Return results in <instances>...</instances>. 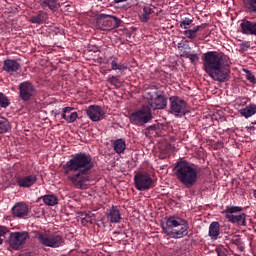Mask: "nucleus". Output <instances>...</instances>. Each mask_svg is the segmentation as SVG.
Segmentation results:
<instances>
[{
  "instance_id": "5701e85b",
  "label": "nucleus",
  "mask_w": 256,
  "mask_h": 256,
  "mask_svg": "<svg viewBox=\"0 0 256 256\" xmlns=\"http://www.w3.org/2000/svg\"><path fill=\"white\" fill-rule=\"evenodd\" d=\"M155 6L153 5H146L143 7V12L142 15L140 16V20L142 21V23H147V21H149L151 15H153V13H155Z\"/></svg>"
},
{
  "instance_id": "1a4fd4ad",
  "label": "nucleus",
  "mask_w": 256,
  "mask_h": 256,
  "mask_svg": "<svg viewBox=\"0 0 256 256\" xmlns=\"http://www.w3.org/2000/svg\"><path fill=\"white\" fill-rule=\"evenodd\" d=\"M134 187L137 191H149L154 187L153 178L147 172H139L134 176Z\"/></svg>"
},
{
  "instance_id": "72a5a7b5",
  "label": "nucleus",
  "mask_w": 256,
  "mask_h": 256,
  "mask_svg": "<svg viewBox=\"0 0 256 256\" xmlns=\"http://www.w3.org/2000/svg\"><path fill=\"white\" fill-rule=\"evenodd\" d=\"M10 102L9 98L3 93H0V107L6 108L9 107Z\"/></svg>"
},
{
  "instance_id": "423d86ee",
  "label": "nucleus",
  "mask_w": 256,
  "mask_h": 256,
  "mask_svg": "<svg viewBox=\"0 0 256 256\" xmlns=\"http://www.w3.org/2000/svg\"><path fill=\"white\" fill-rule=\"evenodd\" d=\"M34 237L43 247L57 249L65 245V238L60 234H47L45 232L36 231Z\"/></svg>"
},
{
  "instance_id": "aec40b11",
  "label": "nucleus",
  "mask_w": 256,
  "mask_h": 256,
  "mask_svg": "<svg viewBox=\"0 0 256 256\" xmlns=\"http://www.w3.org/2000/svg\"><path fill=\"white\" fill-rule=\"evenodd\" d=\"M102 18L110 19V20H105V23H106L105 29H113V27H119L121 23V20L117 16L102 14Z\"/></svg>"
},
{
  "instance_id": "b1692460",
  "label": "nucleus",
  "mask_w": 256,
  "mask_h": 256,
  "mask_svg": "<svg viewBox=\"0 0 256 256\" xmlns=\"http://www.w3.org/2000/svg\"><path fill=\"white\" fill-rule=\"evenodd\" d=\"M39 199L43 200L44 205H47L48 207H55L59 203V199L55 194H47L44 196H41Z\"/></svg>"
},
{
  "instance_id": "2eb2a0df",
  "label": "nucleus",
  "mask_w": 256,
  "mask_h": 256,
  "mask_svg": "<svg viewBox=\"0 0 256 256\" xmlns=\"http://www.w3.org/2000/svg\"><path fill=\"white\" fill-rule=\"evenodd\" d=\"M106 65H108V67H111L110 71H120V73H123V71H127V65H125L123 62H120L117 56L108 57L106 59Z\"/></svg>"
},
{
  "instance_id": "79ce46f5",
  "label": "nucleus",
  "mask_w": 256,
  "mask_h": 256,
  "mask_svg": "<svg viewBox=\"0 0 256 256\" xmlns=\"http://www.w3.org/2000/svg\"><path fill=\"white\" fill-rule=\"evenodd\" d=\"M84 219H85V221H87V223H91V221H93V219H91V216H89V215H86L84 217Z\"/></svg>"
},
{
  "instance_id": "2f4dec72",
  "label": "nucleus",
  "mask_w": 256,
  "mask_h": 256,
  "mask_svg": "<svg viewBox=\"0 0 256 256\" xmlns=\"http://www.w3.org/2000/svg\"><path fill=\"white\" fill-rule=\"evenodd\" d=\"M7 233H9V228L0 226V245L3 244V241H6L7 237H5V235H7Z\"/></svg>"
},
{
  "instance_id": "0eeeda50",
  "label": "nucleus",
  "mask_w": 256,
  "mask_h": 256,
  "mask_svg": "<svg viewBox=\"0 0 256 256\" xmlns=\"http://www.w3.org/2000/svg\"><path fill=\"white\" fill-rule=\"evenodd\" d=\"M152 119L153 112L149 106H143L129 116L130 123L136 125V127H143V125H147Z\"/></svg>"
},
{
  "instance_id": "4468645a",
  "label": "nucleus",
  "mask_w": 256,
  "mask_h": 256,
  "mask_svg": "<svg viewBox=\"0 0 256 256\" xmlns=\"http://www.w3.org/2000/svg\"><path fill=\"white\" fill-rule=\"evenodd\" d=\"M16 183L19 187L29 189V187H33V185L37 183V175L30 174L27 176H18L16 178Z\"/></svg>"
},
{
  "instance_id": "f257e3e1",
  "label": "nucleus",
  "mask_w": 256,
  "mask_h": 256,
  "mask_svg": "<svg viewBox=\"0 0 256 256\" xmlns=\"http://www.w3.org/2000/svg\"><path fill=\"white\" fill-rule=\"evenodd\" d=\"M95 167L93 157L85 152L73 154L71 158L62 166V171L76 187V189H87L89 181V171Z\"/></svg>"
},
{
  "instance_id": "412c9836",
  "label": "nucleus",
  "mask_w": 256,
  "mask_h": 256,
  "mask_svg": "<svg viewBox=\"0 0 256 256\" xmlns=\"http://www.w3.org/2000/svg\"><path fill=\"white\" fill-rule=\"evenodd\" d=\"M221 229V224L219 222H212L209 226L208 236L213 241H217L219 239V231Z\"/></svg>"
},
{
  "instance_id": "a19ab883",
  "label": "nucleus",
  "mask_w": 256,
  "mask_h": 256,
  "mask_svg": "<svg viewBox=\"0 0 256 256\" xmlns=\"http://www.w3.org/2000/svg\"><path fill=\"white\" fill-rule=\"evenodd\" d=\"M239 47H240V49H241L243 52H245V51H247V50L249 49V43L243 42V43H241V44L239 45Z\"/></svg>"
},
{
  "instance_id": "7c9ffc66",
  "label": "nucleus",
  "mask_w": 256,
  "mask_h": 256,
  "mask_svg": "<svg viewBox=\"0 0 256 256\" xmlns=\"http://www.w3.org/2000/svg\"><path fill=\"white\" fill-rule=\"evenodd\" d=\"M79 117V115L77 114V112H72L70 113V115H63L62 119H65L66 122L68 123H75V121H77V118Z\"/></svg>"
},
{
  "instance_id": "e433bc0d",
  "label": "nucleus",
  "mask_w": 256,
  "mask_h": 256,
  "mask_svg": "<svg viewBox=\"0 0 256 256\" xmlns=\"http://www.w3.org/2000/svg\"><path fill=\"white\" fill-rule=\"evenodd\" d=\"M108 81L111 85H114L115 87H117L119 85V78H117L116 76L109 75Z\"/></svg>"
},
{
  "instance_id": "a878e982",
  "label": "nucleus",
  "mask_w": 256,
  "mask_h": 256,
  "mask_svg": "<svg viewBox=\"0 0 256 256\" xmlns=\"http://www.w3.org/2000/svg\"><path fill=\"white\" fill-rule=\"evenodd\" d=\"M113 147H114V151L118 153V155H121V153H123L127 148V144L122 138H120L114 141Z\"/></svg>"
},
{
  "instance_id": "f3484780",
  "label": "nucleus",
  "mask_w": 256,
  "mask_h": 256,
  "mask_svg": "<svg viewBox=\"0 0 256 256\" xmlns=\"http://www.w3.org/2000/svg\"><path fill=\"white\" fill-rule=\"evenodd\" d=\"M38 2L43 9H50V11L53 12L61 7L59 0H38Z\"/></svg>"
},
{
  "instance_id": "c03bdc74",
  "label": "nucleus",
  "mask_w": 256,
  "mask_h": 256,
  "mask_svg": "<svg viewBox=\"0 0 256 256\" xmlns=\"http://www.w3.org/2000/svg\"><path fill=\"white\" fill-rule=\"evenodd\" d=\"M125 1L127 0H113V3L117 4V3H125Z\"/></svg>"
},
{
  "instance_id": "ea45409f",
  "label": "nucleus",
  "mask_w": 256,
  "mask_h": 256,
  "mask_svg": "<svg viewBox=\"0 0 256 256\" xmlns=\"http://www.w3.org/2000/svg\"><path fill=\"white\" fill-rule=\"evenodd\" d=\"M179 53H180V57H185V59H188L189 54H191L192 52L184 49V50L180 51Z\"/></svg>"
},
{
  "instance_id": "6e6552de",
  "label": "nucleus",
  "mask_w": 256,
  "mask_h": 256,
  "mask_svg": "<svg viewBox=\"0 0 256 256\" xmlns=\"http://www.w3.org/2000/svg\"><path fill=\"white\" fill-rule=\"evenodd\" d=\"M30 235L27 231L11 232L8 237V244L14 251H20L27 243Z\"/></svg>"
},
{
  "instance_id": "f8f14e48",
  "label": "nucleus",
  "mask_w": 256,
  "mask_h": 256,
  "mask_svg": "<svg viewBox=\"0 0 256 256\" xmlns=\"http://www.w3.org/2000/svg\"><path fill=\"white\" fill-rule=\"evenodd\" d=\"M87 117L90 121L97 123L105 117V112L103 111V107L99 105H91L86 109Z\"/></svg>"
},
{
  "instance_id": "f704fd0d",
  "label": "nucleus",
  "mask_w": 256,
  "mask_h": 256,
  "mask_svg": "<svg viewBox=\"0 0 256 256\" xmlns=\"http://www.w3.org/2000/svg\"><path fill=\"white\" fill-rule=\"evenodd\" d=\"M188 59L190 60V62L195 65V63H197V61H199V54L192 52L189 54Z\"/></svg>"
},
{
  "instance_id": "9d476101",
  "label": "nucleus",
  "mask_w": 256,
  "mask_h": 256,
  "mask_svg": "<svg viewBox=\"0 0 256 256\" xmlns=\"http://www.w3.org/2000/svg\"><path fill=\"white\" fill-rule=\"evenodd\" d=\"M170 101V113L175 115V117H181L187 113V102L177 96H171Z\"/></svg>"
},
{
  "instance_id": "4be33fe9",
  "label": "nucleus",
  "mask_w": 256,
  "mask_h": 256,
  "mask_svg": "<svg viewBox=\"0 0 256 256\" xmlns=\"http://www.w3.org/2000/svg\"><path fill=\"white\" fill-rule=\"evenodd\" d=\"M203 25L194 26L192 29L187 28L184 30L183 35L186 39H190V41H195L197 39V33H199V29H201Z\"/></svg>"
},
{
  "instance_id": "37998d69",
  "label": "nucleus",
  "mask_w": 256,
  "mask_h": 256,
  "mask_svg": "<svg viewBox=\"0 0 256 256\" xmlns=\"http://www.w3.org/2000/svg\"><path fill=\"white\" fill-rule=\"evenodd\" d=\"M147 129L148 131H155V129H157V126L152 125V126H149Z\"/></svg>"
},
{
  "instance_id": "473e14b6",
  "label": "nucleus",
  "mask_w": 256,
  "mask_h": 256,
  "mask_svg": "<svg viewBox=\"0 0 256 256\" xmlns=\"http://www.w3.org/2000/svg\"><path fill=\"white\" fill-rule=\"evenodd\" d=\"M191 23H193V19L191 18H184L180 21V27L181 29H189V26L191 25Z\"/></svg>"
},
{
  "instance_id": "9b49d317",
  "label": "nucleus",
  "mask_w": 256,
  "mask_h": 256,
  "mask_svg": "<svg viewBox=\"0 0 256 256\" xmlns=\"http://www.w3.org/2000/svg\"><path fill=\"white\" fill-rule=\"evenodd\" d=\"M18 89L22 101H31L37 95V88L30 81L20 83Z\"/></svg>"
},
{
  "instance_id": "f03ea898",
  "label": "nucleus",
  "mask_w": 256,
  "mask_h": 256,
  "mask_svg": "<svg viewBox=\"0 0 256 256\" xmlns=\"http://www.w3.org/2000/svg\"><path fill=\"white\" fill-rule=\"evenodd\" d=\"M203 67L205 73L218 83H225L231 75L229 58L217 51H208L204 54Z\"/></svg>"
},
{
  "instance_id": "cd10ccee",
  "label": "nucleus",
  "mask_w": 256,
  "mask_h": 256,
  "mask_svg": "<svg viewBox=\"0 0 256 256\" xmlns=\"http://www.w3.org/2000/svg\"><path fill=\"white\" fill-rule=\"evenodd\" d=\"M241 211H243V208L240 206H226L224 213L225 217L227 218L229 216L235 215V213H241Z\"/></svg>"
},
{
  "instance_id": "393cba45",
  "label": "nucleus",
  "mask_w": 256,
  "mask_h": 256,
  "mask_svg": "<svg viewBox=\"0 0 256 256\" xmlns=\"http://www.w3.org/2000/svg\"><path fill=\"white\" fill-rule=\"evenodd\" d=\"M255 113H256V105L255 104H250L240 110V115H242V117H245V119H249V117H253V115H255Z\"/></svg>"
},
{
  "instance_id": "4c0bfd02",
  "label": "nucleus",
  "mask_w": 256,
  "mask_h": 256,
  "mask_svg": "<svg viewBox=\"0 0 256 256\" xmlns=\"http://www.w3.org/2000/svg\"><path fill=\"white\" fill-rule=\"evenodd\" d=\"M189 42L187 40H182L178 43V50L183 51L184 49H187V47H189Z\"/></svg>"
},
{
  "instance_id": "a211bd4d",
  "label": "nucleus",
  "mask_w": 256,
  "mask_h": 256,
  "mask_svg": "<svg viewBox=\"0 0 256 256\" xmlns=\"http://www.w3.org/2000/svg\"><path fill=\"white\" fill-rule=\"evenodd\" d=\"M247 215L245 213L241 214H233L232 216H227V220L230 223H237V225H241V227H245L247 225Z\"/></svg>"
},
{
  "instance_id": "c756f323",
  "label": "nucleus",
  "mask_w": 256,
  "mask_h": 256,
  "mask_svg": "<svg viewBox=\"0 0 256 256\" xmlns=\"http://www.w3.org/2000/svg\"><path fill=\"white\" fill-rule=\"evenodd\" d=\"M45 21V14L43 12H39L36 16H32L30 18V23H34L36 25H41Z\"/></svg>"
},
{
  "instance_id": "dca6fc26",
  "label": "nucleus",
  "mask_w": 256,
  "mask_h": 256,
  "mask_svg": "<svg viewBox=\"0 0 256 256\" xmlns=\"http://www.w3.org/2000/svg\"><path fill=\"white\" fill-rule=\"evenodd\" d=\"M21 69V64L17 60L7 59L3 64V71L6 73H17Z\"/></svg>"
},
{
  "instance_id": "ddd939ff",
  "label": "nucleus",
  "mask_w": 256,
  "mask_h": 256,
  "mask_svg": "<svg viewBox=\"0 0 256 256\" xmlns=\"http://www.w3.org/2000/svg\"><path fill=\"white\" fill-rule=\"evenodd\" d=\"M11 211L13 217H16L17 219H25L29 216V205L25 202H18L12 207Z\"/></svg>"
},
{
  "instance_id": "a18cd8bd",
  "label": "nucleus",
  "mask_w": 256,
  "mask_h": 256,
  "mask_svg": "<svg viewBox=\"0 0 256 256\" xmlns=\"http://www.w3.org/2000/svg\"><path fill=\"white\" fill-rule=\"evenodd\" d=\"M218 255H219V256H222V255H223V253H221V252H218Z\"/></svg>"
},
{
  "instance_id": "6ab92c4d",
  "label": "nucleus",
  "mask_w": 256,
  "mask_h": 256,
  "mask_svg": "<svg viewBox=\"0 0 256 256\" xmlns=\"http://www.w3.org/2000/svg\"><path fill=\"white\" fill-rule=\"evenodd\" d=\"M107 220L110 223H121V211L115 206H113L108 214H107Z\"/></svg>"
},
{
  "instance_id": "58836bf2",
  "label": "nucleus",
  "mask_w": 256,
  "mask_h": 256,
  "mask_svg": "<svg viewBox=\"0 0 256 256\" xmlns=\"http://www.w3.org/2000/svg\"><path fill=\"white\" fill-rule=\"evenodd\" d=\"M73 107H65V108H63L62 109V117L64 116V115H69V113H71V111H73Z\"/></svg>"
},
{
  "instance_id": "7ed1b4c3",
  "label": "nucleus",
  "mask_w": 256,
  "mask_h": 256,
  "mask_svg": "<svg viewBox=\"0 0 256 256\" xmlns=\"http://www.w3.org/2000/svg\"><path fill=\"white\" fill-rule=\"evenodd\" d=\"M173 171L176 179L184 187H193L199 181V168L187 160L176 162Z\"/></svg>"
},
{
  "instance_id": "bb28decb",
  "label": "nucleus",
  "mask_w": 256,
  "mask_h": 256,
  "mask_svg": "<svg viewBox=\"0 0 256 256\" xmlns=\"http://www.w3.org/2000/svg\"><path fill=\"white\" fill-rule=\"evenodd\" d=\"M11 131V123L5 117H0V135L3 133H9Z\"/></svg>"
},
{
  "instance_id": "c9c22d12",
  "label": "nucleus",
  "mask_w": 256,
  "mask_h": 256,
  "mask_svg": "<svg viewBox=\"0 0 256 256\" xmlns=\"http://www.w3.org/2000/svg\"><path fill=\"white\" fill-rule=\"evenodd\" d=\"M244 72L246 73L247 81H249L250 83H256L255 75H253V73H251V71L244 70Z\"/></svg>"
},
{
  "instance_id": "39448f33",
  "label": "nucleus",
  "mask_w": 256,
  "mask_h": 256,
  "mask_svg": "<svg viewBox=\"0 0 256 256\" xmlns=\"http://www.w3.org/2000/svg\"><path fill=\"white\" fill-rule=\"evenodd\" d=\"M151 89L153 91H148L145 94V99L150 109H153V111L165 109L167 107L165 92L159 90L157 86H152Z\"/></svg>"
},
{
  "instance_id": "20e7f679",
  "label": "nucleus",
  "mask_w": 256,
  "mask_h": 256,
  "mask_svg": "<svg viewBox=\"0 0 256 256\" xmlns=\"http://www.w3.org/2000/svg\"><path fill=\"white\" fill-rule=\"evenodd\" d=\"M163 233L171 239H183L189 235V222L187 220L170 216L161 223Z\"/></svg>"
},
{
  "instance_id": "c85d7f7f",
  "label": "nucleus",
  "mask_w": 256,
  "mask_h": 256,
  "mask_svg": "<svg viewBox=\"0 0 256 256\" xmlns=\"http://www.w3.org/2000/svg\"><path fill=\"white\" fill-rule=\"evenodd\" d=\"M243 3L248 13H256V0H243Z\"/></svg>"
}]
</instances>
